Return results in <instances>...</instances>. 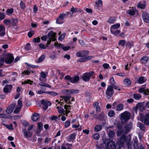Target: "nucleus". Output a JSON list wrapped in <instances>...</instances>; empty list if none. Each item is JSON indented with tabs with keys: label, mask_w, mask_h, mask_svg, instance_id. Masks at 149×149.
<instances>
[{
	"label": "nucleus",
	"mask_w": 149,
	"mask_h": 149,
	"mask_svg": "<svg viewBox=\"0 0 149 149\" xmlns=\"http://www.w3.org/2000/svg\"><path fill=\"white\" fill-rule=\"evenodd\" d=\"M33 82V81H31L30 80L27 79L24 81H22V84H28L31 85L32 84Z\"/></svg>",
	"instance_id": "3c124183"
},
{
	"label": "nucleus",
	"mask_w": 149,
	"mask_h": 149,
	"mask_svg": "<svg viewBox=\"0 0 149 149\" xmlns=\"http://www.w3.org/2000/svg\"><path fill=\"white\" fill-rule=\"evenodd\" d=\"M22 74H34V73L33 71H31L30 69H28L27 70L24 71Z\"/></svg>",
	"instance_id": "c85d7f7f"
},
{
	"label": "nucleus",
	"mask_w": 149,
	"mask_h": 149,
	"mask_svg": "<svg viewBox=\"0 0 149 149\" xmlns=\"http://www.w3.org/2000/svg\"><path fill=\"white\" fill-rule=\"evenodd\" d=\"M149 58L147 56H143L141 59L140 61L141 63L142 64H146Z\"/></svg>",
	"instance_id": "b1692460"
},
{
	"label": "nucleus",
	"mask_w": 149,
	"mask_h": 149,
	"mask_svg": "<svg viewBox=\"0 0 149 149\" xmlns=\"http://www.w3.org/2000/svg\"><path fill=\"white\" fill-rule=\"evenodd\" d=\"M131 138L130 135H128L127 137L124 134H123L120 137V139L118 140V143L117 146L115 149H121L122 147L124 146V143L126 142L128 149H132V143L131 141Z\"/></svg>",
	"instance_id": "f257e3e1"
},
{
	"label": "nucleus",
	"mask_w": 149,
	"mask_h": 149,
	"mask_svg": "<svg viewBox=\"0 0 149 149\" xmlns=\"http://www.w3.org/2000/svg\"><path fill=\"white\" fill-rule=\"evenodd\" d=\"M110 84L112 85H114L115 84V81L113 77H111L110 79Z\"/></svg>",
	"instance_id": "0e129e2a"
},
{
	"label": "nucleus",
	"mask_w": 149,
	"mask_h": 149,
	"mask_svg": "<svg viewBox=\"0 0 149 149\" xmlns=\"http://www.w3.org/2000/svg\"><path fill=\"white\" fill-rule=\"evenodd\" d=\"M82 57H86L89 54V52L88 51H84L81 52Z\"/></svg>",
	"instance_id": "4d7b16f0"
},
{
	"label": "nucleus",
	"mask_w": 149,
	"mask_h": 149,
	"mask_svg": "<svg viewBox=\"0 0 149 149\" xmlns=\"http://www.w3.org/2000/svg\"><path fill=\"white\" fill-rule=\"evenodd\" d=\"M131 114L127 111H125L121 113L120 115V120L122 124H124L127 122L130 119Z\"/></svg>",
	"instance_id": "7ed1b4c3"
},
{
	"label": "nucleus",
	"mask_w": 149,
	"mask_h": 149,
	"mask_svg": "<svg viewBox=\"0 0 149 149\" xmlns=\"http://www.w3.org/2000/svg\"><path fill=\"white\" fill-rule=\"evenodd\" d=\"M137 126L139 127L140 129L142 131H144L145 129V125L143 124L140 123L138 122L137 123Z\"/></svg>",
	"instance_id": "f704fd0d"
},
{
	"label": "nucleus",
	"mask_w": 149,
	"mask_h": 149,
	"mask_svg": "<svg viewBox=\"0 0 149 149\" xmlns=\"http://www.w3.org/2000/svg\"><path fill=\"white\" fill-rule=\"evenodd\" d=\"M81 10L77 8H74L72 7L70 9V13H72V14L70 16V17H72V15L77 12H81Z\"/></svg>",
	"instance_id": "4be33fe9"
},
{
	"label": "nucleus",
	"mask_w": 149,
	"mask_h": 149,
	"mask_svg": "<svg viewBox=\"0 0 149 149\" xmlns=\"http://www.w3.org/2000/svg\"><path fill=\"white\" fill-rule=\"evenodd\" d=\"M22 106V103L21 99H19L18 101L17 105L15 108V109L13 111V113H19Z\"/></svg>",
	"instance_id": "9d476101"
},
{
	"label": "nucleus",
	"mask_w": 149,
	"mask_h": 149,
	"mask_svg": "<svg viewBox=\"0 0 149 149\" xmlns=\"http://www.w3.org/2000/svg\"><path fill=\"white\" fill-rule=\"evenodd\" d=\"M115 114V112L113 110H111L109 111L108 113V115L109 117H113Z\"/></svg>",
	"instance_id": "6e6d98bb"
},
{
	"label": "nucleus",
	"mask_w": 149,
	"mask_h": 149,
	"mask_svg": "<svg viewBox=\"0 0 149 149\" xmlns=\"http://www.w3.org/2000/svg\"><path fill=\"white\" fill-rule=\"evenodd\" d=\"M76 135L74 134H72L68 136L67 137V140L68 141H71L72 140L75 139Z\"/></svg>",
	"instance_id": "473e14b6"
},
{
	"label": "nucleus",
	"mask_w": 149,
	"mask_h": 149,
	"mask_svg": "<svg viewBox=\"0 0 149 149\" xmlns=\"http://www.w3.org/2000/svg\"><path fill=\"white\" fill-rule=\"evenodd\" d=\"M18 20L17 18H12L11 19V24L15 25L18 22Z\"/></svg>",
	"instance_id": "79ce46f5"
},
{
	"label": "nucleus",
	"mask_w": 149,
	"mask_h": 149,
	"mask_svg": "<svg viewBox=\"0 0 149 149\" xmlns=\"http://www.w3.org/2000/svg\"><path fill=\"white\" fill-rule=\"evenodd\" d=\"M63 94L67 95L70 94V89H65L62 91Z\"/></svg>",
	"instance_id": "864d4df0"
},
{
	"label": "nucleus",
	"mask_w": 149,
	"mask_h": 149,
	"mask_svg": "<svg viewBox=\"0 0 149 149\" xmlns=\"http://www.w3.org/2000/svg\"><path fill=\"white\" fill-rule=\"evenodd\" d=\"M70 107V106H68L67 105H65L64 106V108L65 109V114L66 116L68 113L70 112V110L71 109Z\"/></svg>",
	"instance_id": "c9c22d12"
},
{
	"label": "nucleus",
	"mask_w": 149,
	"mask_h": 149,
	"mask_svg": "<svg viewBox=\"0 0 149 149\" xmlns=\"http://www.w3.org/2000/svg\"><path fill=\"white\" fill-rule=\"evenodd\" d=\"M120 26L119 23H116L112 25L110 27V31L111 33L115 35L118 34L120 32V31L117 30Z\"/></svg>",
	"instance_id": "423d86ee"
},
{
	"label": "nucleus",
	"mask_w": 149,
	"mask_h": 149,
	"mask_svg": "<svg viewBox=\"0 0 149 149\" xmlns=\"http://www.w3.org/2000/svg\"><path fill=\"white\" fill-rule=\"evenodd\" d=\"M138 8L141 9H144L146 7V4L144 3H140L137 5Z\"/></svg>",
	"instance_id": "37998d69"
},
{
	"label": "nucleus",
	"mask_w": 149,
	"mask_h": 149,
	"mask_svg": "<svg viewBox=\"0 0 149 149\" xmlns=\"http://www.w3.org/2000/svg\"><path fill=\"white\" fill-rule=\"evenodd\" d=\"M6 17L5 14L2 12L0 13V20H1L4 19Z\"/></svg>",
	"instance_id": "e2e57ef3"
},
{
	"label": "nucleus",
	"mask_w": 149,
	"mask_h": 149,
	"mask_svg": "<svg viewBox=\"0 0 149 149\" xmlns=\"http://www.w3.org/2000/svg\"><path fill=\"white\" fill-rule=\"evenodd\" d=\"M114 93V91L111 86H109L106 90V93L107 99H110Z\"/></svg>",
	"instance_id": "1a4fd4ad"
},
{
	"label": "nucleus",
	"mask_w": 149,
	"mask_h": 149,
	"mask_svg": "<svg viewBox=\"0 0 149 149\" xmlns=\"http://www.w3.org/2000/svg\"><path fill=\"white\" fill-rule=\"evenodd\" d=\"M45 58V56L44 55H42L38 59V62H41L43 61Z\"/></svg>",
	"instance_id": "680f3d73"
},
{
	"label": "nucleus",
	"mask_w": 149,
	"mask_h": 149,
	"mask_svg": "<svg viewBox=\"0 0 149 149\" xmlns=\"http://www.w3.org/2000/svg\"><path fill=\"white\" fill-rule=\"evenodd\" d=\"M39 118V114L38 113H35L32 116V119L33 121H36Z\"/></svg>",
	"instance_id": "c756f323"
},
{
	"label": "nucleus",
	"mask_w": 149,
	"mask_h": 149,
	"mask_svg": "<svg viewBox=\"0 0 149 149\" xmlns=\"http://www.w3.org/2000/svg\"><path fill=\"white\" fill-rule=\"evenodd\" d=\"M146 80V79L145 77H141L139 78L137 81V82L139 84H141L144 83Z\"/></svg>",
	"instance_id": "bb28decb"
},
{
	"label": "nucleus",
	"mask_w": 149,
	"mask_h": 149,
	"mask_svg": "<svg viewBox=\"0 0 149 149\" xmlns=\"http://www.w3.org/2000/svg\"><path fill=\"white\" fill-rule=\"evenodd\" d=\"M79 91L77 89H70V94L73 95L78 93H79Z\"/></svg>",
	"instance_id": "de8ad7c7"
},
{
	"label": "nucleus",
	"mask_w": 149,
	"mask_h": 149,
	"mask_svg": "<svg viewBox=\"0 0 149 149\" xmlns=\"http://www.w3.org/2000/svg\"><path fill=\"white\" fill-rule=\"evenodd\" d=\"M122 133L125 134L124 131H123V129L122 130H120V129L117 132V136H120Z\"/></svg>",
	"instance_id": "13d9d810"
},
{
	"label": "nucleus",
	"mask_w": 149,
	"mask_h": 149,
	"mask_svg": "<svg viewBox=\"0 0 149 149\" xmlns=\"http://www.w3.org/2000/svg\"><path fill=\"white\" fill-rule=\"evenodd\" d=\"M45 93L49 94L53 96H55L58 95V93L53 91H48L45 92Z\"/></svg>",
	"instance_id": "09e8293b"
},
{
	"label": "nucleus",
	"mask_w": 149,
	"mask_h": 149,
	"mask_svg": "<svg viewBox=\"0 0 149 149\" xmlns=\"http://www.w3.org/2000/svg\"><path fill=\"white\" fill-rule=\"evenodd\" d=\"M126 44V42L125 40H123L119 41L118 44L121 46L124 47Z\"/></svg>",
	"instance_id": "603ef678"
},
{
	"label": "nucleus",
	"mask_w": 149,
	"mask_h": 149,
	"mask_svg": "<svg viewBox=\"0 0 149 149\" xmlns=\"http://www.w3.org/2000/svg\"><path fill=\"white\" fill-rule=\"evenodd\" d=\"M41 104L43 105V108L45 110L48 107V106H50L51 103L49 101H45V100H42L41 101Z\"/></svg>",
	"instance_id": "f8f14e48"
},
{
	"label": "nucleus",
	"mask_w": 149,
	"mask_h": 149,
	"mask_svg": "<svg viewBox=\"0 0 149 149\" xmlns=\"http://www.w3.org/2000/svg\"><path fill=\"white\" fill-rule=\"evenodd\" d=\"M95 115H94L93 116V117L94 118H96L97 120H105V116L104 115V113L102 112L101 113L99 116L97 117H95Z\"/></svg>",
	"instance_id": "6ab92c4d"
},
{
	"label": "nucleus",
	"mask_w": 149,
	"mask_h": 149,
	"mask_svg": "<svg viewBox=\"0 0 149 149\" xmlns=\"http://www.w3.org/2000/svg\"><path fill=\"white\" fill-rule=\"evenodd\" d=\"M95 3L96 6L97 8L102 6V1L101 0H98L97 1H96Z\"/></svg>",
	"instance_id": "49530a36"
},
{
	"label": "nucleus",
	"mask_w": 149,
	"mask_h": 149,
	"mask_svg": "<svg viewBox=\"0 0 149 149\" xmlns=\"http://www.w3.org/2000/svg\"><path fill=\"white\" fill-rule=\"evenodd\" d=\"M138 142L137 139H135L134 140V143L133 146L134 149H136L137 148L138 146Z\"/></svg>",
	"instance_id": "a18cd8bd"
},
{
	"label": "nucleus",
	"mask_w": 149,
	"mask_h": 149,
	"mask_svg": "<svg viewBox=\"0 0 149 149\" xmlns=\"http://www.w3.org/2000/svg\"><path fill=\"white\" fill-rule=\"evenodd\" d=\"M123 108V105L122 104H120L117 105L116 109L118 111H120L122 110Z\"/></svg>",
	"instance_id": "a19ab883"
},
{
	"label": "nucleus",
	"mask_w": 149,
	"mask_h": 149,
	"mask_svg": "<svg viewBox=\"0 0 149 149\" xmlns=\"http://www.w3.org/2000/svg\"><path fill=\"white\" fill-rule=\"evenodd\" d=\"M102 129V126L101 125H98L95 126L94 128V131L96 132L100 131Z\"/></svg>",
	"instance_id": "4c0bfd02"
},
{
	"label": "nucleus",
	"mask_w": 149,
	"mask_h": 149,
	"mask_svg": "<svg viewBox=\"0 0 149 149\" xmlns=\"http://www.w3.org/2000/svg\"><path fill=\"white\" fill-rule=\"evenodd\" d=\"M69 12H68L66 13H62L60 14L58 17V19L63 20L66 17L67 15H69Z\"/></svg>",
	"instance_id": "7c9ffc66"
},
{
	"label": "nucleus",
	"mask_w": 149,
	"mask_h": 149,
	"mask_svg": "<svg viewBox=\"0 0 149 149\" xmlns=\"http://www.w3.org/2000/svg\"><path fill=\"white\" fill-rule=\"evenodd\" d=\"M39 46L40 48L43 49H46L47 47L46 45L42 43L39 44Z\"/></svg>",
	"instance_id": "338daca9"
},
{
	"label": "nucleus",
	"mask_w": 149,
	"mask_h": 149,
	"mask_svg": "<svg viewBox=\"0 0 149 149\" xmlns=\"http://www.w3.org/2000/svg\"><path fill=\"white\" fill-rule=\"evenodd\" d=\"M56 108L58 109V111L59 113L60 114L59 116H61L62 114L65 115V111L63 108L57 107Z\"/></svg>",
	"instance_id": "a878e982"
},
{
	"label": "nucleus",
	"mask_w": 149,
	"mask_h": 149,
	"mask_svg": "<svg viewBox=\"0 0 149 149\" xmlns=\"http://www.w3.org/2000/svg\"><path fill=\"white\" fill-rule=\"evenodd\" d=\"M71 97V96L70 95L63 96V98L65 101L66 102V103L69 104H70L71 103L70 101H68L70 100Z\"/></svg>",
	"instance_id": "393cba45"
},
{
	"label": "nucleus",
	"mask_w": 149,
	"mask_h": 149,
	"mask_svg": "<svg viewBox=\"0 0 149 149\" xmlns=\"http://www.w3.org/2000/svg\"><path fill=\"white\" fill-rule=\"evenodd\" d=\"M20 6L22 9H24L26 8V6L25 4L23 1H22L20 3Z\"/></svg>",
	"instance_id": "774afa93"
},
{
	"label": "nucleus",
	"mask_w": 149,
	"mask_h": 149,
	"mask_svg": "<svg viewBox=\"0 0 149 149\" xmlns=\"http://www.w3.org/2000/svg\"><path fill=\"white\" fill-rule=\"evenodd\" d=\"M93 137L95 139L97 140L100 138V136L98 134L96 133L93 135Z\"/></svg>",
	"instance_id": "5fc2aeb1"
},
{
	"label": "nucleus",
	"mask_w": 149,
	"mask_h": 149,
	"mask_svg": "<svg viewBox=\"0 0 149 149\" xmlns=\"http://www.w3.org/2000/svg\"><path fill=\"white\" fill-rule=\"evenodd\" d=\"M116 19L114 17H111L109 18L107 21V22L110 24H113L115 23Z\"/></svg>",
	"instance_id": "2f4dec72"
},
{
	"label": "nucleus",
	"mask_w": 149,
	"mask_h": 149,
	"mask_svg": "<svg viewBox=\"0 0 149 149\" xmlns=\"http://www.w3.org/2000/svg\"><path fill=\"white\" fill-rule=\"evenodd\" d=\"M54 45L58 47H61L62 49L64 51H67L69 50L70 47L69 46H65L64 45L58 43L57 42H55L54 43Z\"/></svg>",
	"instance_id": "2eb2a0df"
},
{
	"label": "nucleus",
	"mask_w": 149,
	"mask_h": 149,
	"mask_svg": "<svg viewBox=\"0 0 149 149\" xmlns=\"http://www.w3.org/2000/svg\"><path fill=\"white\" fill-rule=\"evenodd\" d=\"M91 77V75H83L82 78L83 80L86 81H88Z\"/></svg>",
	"instance_id": "ea45409f"
},
{
	"label": "nucleus",
	"mask_w": 149,
	"mask_h": 149,
	"mask_svg": "<svg viewBox=\"0 0 149 149\" xmlns=\"http://www.w3.org/2000/svg\"><path fill=\"white\" fill-rule=\"evenodd\" d=\"M3 22L4 24L7 25H10L11 24V20L8 19H4Z\"/></svg>",
	"instance_id": "c03bdc74"
},
{
	"label": "nucleus",
	"mask_w": 149,
	"mask_h": 149,
	"mask_svg": "<svg viewBox=\"0 0 149 149\" xmlns=\"http://www.w3.org/2000/svg\"><path fill=\"white\" fill-rule=\"evenodd\" d=\"M5 34V28L2 25H0V36H3Z\"/></svg>",
	"instance_id": "5701e85b"
},
{
	"label": "nucleus",
	"mask_w": 149,
	"mask_h": 149,
	"mask_svg": "<svg viewBox=\"0 0 149 149\" xmlns=\"http://www.w3.org/2000/svg\"><path fill=\"white\" fill-rule=\"evenodd\" d=\"M35 33L34 31H30L28 32V35L29 38H31L34 34Z\"/></svg>",
	"instance_id": "052dcab7"
},
{
	"label": "nucleus",
	"mask_w": 149,
	"mask_h": 149,
	"mask_svg": "<svg viewBox=\"0 0 149 149\" xmlns=\"http://www.w3.org/2000/svg\"><path fill=\"white\" fill-rule=\"evenodd\" d=\"M118 143V141L116 144L113 140L105 138L103 139V143L96 145V147L97 149H115Z\"/></svg>",
	"instance_id": "f03ea898"
},
{
	"label": "nucleus",
	"mask_w": 149,
	"mask_h": 149,
	"mask_svg": "<svg viewBox=\"0 0 149 149\" xmlns=\"http://www.w3.org/2000/svg\"><path fill=\"white\" fill-rule=\"evenodd\" d=\"M13 88V86L12 85L6 84L4 87L3 91L4 93H10Z\"/></svg>",
	"instance_id": "ddd939ff"
},
{
	"label": "nucleus",
	"mask_w": 149,
	"mask_h": 149,
	"mask_svg": "<svg viewBox=\"0 0 149 149\" xmlns=\"http://www.w3.org/2000/svg\"><path fill=\"white\" fill-rule=\"evenodd\" d=\"M108 135L110 138L113 139L115 136V132L113 130H110L108 132Z\"/></svg>",
	"instance_id": "cd10ccee"
},
{
	"label": "nucleus",
	"mask_w": 149,
	"mask_h": 149,
	"mask_svg": "<svg viewBox=\"0 0 149 149\" xmlns=\"http://www.w3.org/2000/svg\"><path fill=\"white\" fill-rule=\"evenodd\" d=\"M143 21L146 23H149V14L146 12H144L142 15Z\"/></svg>",
	"instance_id": "4468645a"
},
{
	"label": "nucleus",
	"mask_w": 149,
	"mask_h": 149,
	"mask_svg": "<svg viewBox=\"0 0 149 149\" xmlns=\"http://www.w3.org/2000/svg\"><path fill=\"white\" fill-rule=\"evenodd\" d=\"M46 75H41L39 77V80L42 81L38 85L42 86H45L50 88L51 86L47 84L42 82V81H46Z\"/></svg>",
	"instance_id": "0eeeda50"
},
{
	"label": "nucleus",
	"mask_w": 149,
	"mask_h": 149,
	"mask_svg": "<svg viewBox=\"0 0 149 149\" xmlns=\"http://www.w3.org/2000/svg\"><path fill=\"white\" fill-rule=\"evenodd\" d=\"M56 33L52 31H51L48 33L47 36L49 38V40L47 41V44L49 45L52 40L54 41L56 40Z\"/></svg>",
	"instance_id": "6e6552de"
},
{
	"label": "nucleus",
	"mask_w": 149,
	"mask_h": 149,
	"mask_svg": "<svg viewBox=\"0 0 149 149\" xmlns=\"http://www.w3.org/2000/svg\"><path fill=\"white\" fill-rule=\"evenodd\" d=\"M13 9L12 8L8 9L6 11L7 14L8 15H11L13 13Z\"/></svg>",
	"instance_id": "8fccbe9b"
},
{
	"label": "nucleus",
	"mask_w": 149,
	"mask_h": 149,
	"mask_svg": "<svg viewBox=\"0 0 149 149\" xmlns=\"http://www.w3.org/2000/svg\"><path fill=\"white\" fill-rule=\"evenodd\" d=\"M124 84L127 86H130L131 84L130 79L128 78L125 79L124 81Z\"/></svg>",
	"instance_id": "72a5a7b5"
},
{
	"label": "nucleus",
	"mask_w": 149,
	"mask_h": 149,
	"mask_svg": "<svg viewBox=\"0 0 149 149\" xmlns=\"http://www.w3.org/2000/svg\"><path fill=\"white\" fill-rule=\"evenodd\" d=\"M15 106V105L14 104H13L8 107L6 109V113L8 114L11 113L13 110Z\"/></svg>",
	"instance_id": "a211bd4d"
},
{
	"label": "nucleus",
	"mask_w": 149,
	"mask_h": 149,
	"mask_svg": "<svg viewBox=\"0 0 149 149\" xmlns=\"http://www.w3.org/2000/svg\"><path fill=\"white\" fill-rule=\"evenodd\" d=\"M72 145L71 144L66 143L62 145L61 149H72Z\"/></svg>",
	"instance_id": "aec40b11"
},
{
	"label": "nucleus",
	"mask_w": 149,
	"mask_h": 149,
	"mask_svg": "<svg viewBox=\"0 0 149 149\" xmlns=\"http://www.w3.org/2000/svg\"><path fill=\"white\" fill-rule=\"evenodd\" d=\"M24 136L27 138L28 137H31L32 136V133L30 131H27L26 130L24 129L23 130Z\"/></svg>",
	"instance_id": "412c9836"
},
{
	"label": "nucleus",
	"mask_w": 149,
	"mask_h": 149,
	"mask_svg": "<svg viewBox=\"0 0 149 149\" xmlns=\"http://www.w3.org/2000/svg\"><path fill=\"white\" fill-rule=\"evenodd\" d=\"M33 41L35 43H39L40 41V38H36L33 39Z\"/></svg>",
	"instance_id": "69168bd1"
},
{
	"label": "nucleus",
	"mask_w": 149,
	"mask_h": 149,
	"mask_svg": "<svg viewBox=\"0 0 149 149\" xmlns=\"http://www.w3.org/2000/svg\"><path fill=\"white\" fill-rule=\"evenodd\" d=\"M132 126L131 123H130L129 124H126L125 125V127L123 129L125 134H126L129 132Z\"/></svg>",
	"instance_id": "dca6fc26"
},
{
	"label": "nucleus",
	"mask_w": 149,
	"mask_h": 149,
	"mask_svg": "<svg viewBox=\"0 0 149 149\" xmlns=\"http://www.w3.org/2000/svg\"><path fill=\"white\" fill-rule=\"evenodd\" d=\"M137 12V10L134 7H132L128 10L126 12L127 14H128L130 15H134L135 13Z\"/></svg>",
	"instance_id": "f3484780"
},
{
	"label": "nucleus",
	"mask_w": 149,
	"mask_h": 149,
	"mask_svg": "<svg viewBox=\"0 0 149 149\" xmlns=\"http://www.w3.org/2000/svg\"><path fill=\"white\" fill-rule=\"evenodd\" d=\"M136 107L138 108L141 111L144 109V106L142 103H139L137 104Z\"/></svg>",
	"instance_id": "58836bf2"
},
{
	"label": "nucleus",
	"mask_w": 149,
	"mask_h": 149,
	"mask_svg": "<svg viewBox=\"0 0 149 149\" xmlns=\"http://www.w3.org/2000/svg\"><path fill=\"white\" fill-rule=\"evenodd\" d=\"M65 79L66 80H70L72 83H74L78 82L79 79V77L77 76L72 78L70 76L67 75L65 76Z\"/></svg>",
	"instance_id": "9b49d317"
},
{
	"label": "nucleus",
	"mask_w": 149,
	"mask_h": 149,
	"mask_svg": "<svg viewBox=\"0 0 149 149\" xmlns=\"http://www.w3.org/2000/svg\"><path fill=\"white\" fill-rule=\"evenodd\" d=\"M14 59V57L12 54H8L6 56L5 62L6 63L9 64L11 63ZM4 59L1 58L0 60V66L2 65L4 61Z\"/></svg>",
	"instance_id": "39448f33"
},
{
	"label": "nucleus",
	"mask_w": 149,
	"mask_h": 149,
	"mask_svg": "<svg viewBox=\"0 0 149 149\" xmlns=\"http://www.w3.org/2000/svg\"><path fill=\"white\" fill-rule=\"evenodd\" d=\"M138 120L143 122L145 125H149V113H147L145 115L141 113L138 116Z\"/></svg>",
	"instance_id": "20e7f679"
},
{
	"label": "nucleus",
	"mask_w": 149,
	"mask_h": 149,
	"mask_svg": "<svg viewBox=\"0 0 149 149\" xmlns=\"http://www.w3.org/2000/svg\"><path fill=\"white\" fill-rule=\"evenodd\" d=\"M141 97V95L139 93L134 94H133V98L136 100H138Z\"/></svg>",
	"instance_id": "e433bc0d"
},
{
	"label": "nucleus",
	"mask_w": 149,
	"mask_h": 149,
	"mask_svg": "<svg viewBox=\"0 0 149 149\" xmlns=\"http://www.w3.org/2000/svg\"><path fill=\"white\" fill-rule=\"evenodd\" d=\"M93 58V56H88L86 57L84 60L83 61H86L87 60H89Z\"/></svg>",
	"instance_id": "bf43d9fd"
}]
</instances>
